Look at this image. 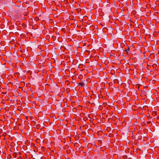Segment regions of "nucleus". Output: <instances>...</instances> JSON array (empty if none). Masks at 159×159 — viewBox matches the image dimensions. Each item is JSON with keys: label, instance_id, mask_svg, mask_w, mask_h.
Segmentation results:
<instances>
[{"label": "nucleus", "instance_id": "1", "mask_svg": "<svg viewBox=\"0 0 159 159\" xmlns=\"http://www.w3.org/2000/svg\"><path fill=\"white\" fill-rule=\"evenodd\" d=\"M80 87H82L84 85V84L83 82L79 83L78 84Z\"/></svg>", "mask_w": 159, "mask_h": 159}, {"label": "nucleus", "instance_id": "2", "mask_svg": "<svg viewBox=\"0 0 159 159\" xmlns=\"http://www.w3.org/2000/svg\"><path fill=\"white\" fill-rule=\"evenodd\" d=\"M17 155H18V154L17 153L14 152L12 154V156L14 158H16L17 157Z\"/></svg>", "mask_w": 159, "mask_h": 159}, {"label": "nucleus", "instance_id": "3", "mask_svg": "<svg viewBox=\"0 0 159 159\" xmlns=\"http://www.w3.org/2000/svg\"><path fill=\"white\" fill-rule=\"evenodd\" d=\"M119 81L117 79H115L113 80V82L114 83H118Z\"/></svg>", "mask_w": 159, "mask_h": 159}, {"label": "nucleus", "instance_id": "4", "mask_svg": "<svg viewBox=\"0 0 159 159\" xmlns=\"http://www.w3.org/2000/svg\"><path fill=\"white\" fill-rule=\"evenodd\" d=\"M40 125L38 124L36 125V127L37 129H39L40 127Z\"/></svg>", "mask_w": 159, "mask_h": 159}, {"label": "nucleus", "instance_id": "5", "mask_svg": "<svg viewBox=\"0 0 159 159\" xmlns=\"http://www.w3.org/2000/svg\"><path fill=\"white\" fill-rule=\"evenodd\" d=\"M130 50V48H129V47H128V49H127V50L128 51H129Z\"/></svg>", "mask_w": 159, "mask_h": 159}, {"label": "nucleus", "instance_id": "6", "mask_svg": "<svg viewBox=\"0 0 159 159\" xmlns=\"http://www.w3.org/2000/svg\"><path fill=\"white\" fill-rule=\"evenodd\" d=\"M151 123V122H150V121H149V122H147V124H149V123Z\"/></svg>", "mask_w": 159, "mask_h": 159}, {"label": "nucleus", "instance_id": "7", "mask_svg": "<svg viewBox=\"0 0 159 159\" xmlns=\"http://www.w3.org/2000/svg\"><path fill=\"white\" fill-rule=\"evenodd\" d=\"M42 148L43 149V150H44L45 149V148L44 147H42Z\"/></svg>", "mask_w": 159, "mask_h": 159}, {"label": "nucleus", "instance_id": "8", "mask_svg": "<svg viewBox=\"0 0 159 159\" xmlns=\"http://www.w3.org/2000/svg\"><path fill=\"white\" fill-rule=\"evenodd\" d=\"M103 104L104 105H107V103H103Z\"/></svg>", "mask_w": 159, "mask_h": 159}, {"label": "nucleus", "instance_id": "9", "mask_svg": "<svg viewBox=\"0 0 159 159\" xmlns=\"http://www.w3.org/2000/svg\"><path fill=\"white\" fill-rule=\"evenodd\" d=\"M124 51H125V52H127V49H125L124 50Z\"/></svg>", "mask_w": 159, "mask_h": 159}, {"label": "nucleus", "instance_id": "10", "mask_svg": "<svg viewBox=\"0 0 159 159\" xmlns=\"http://www.w3.org/2000/svg\"><path fill=\"white\" fill-rule=\"evenodd\" d=\"M88 53H89V52H90V51H86Z\"/></svg>", "mask_w": 159, "mask_h": 159}, {"label": "nucleus", "instance_id": "11", "mask_svg": "<svg viewBox=\"0 0 159 159\" xmlns=\"http://www.w3.org/2000/svg\"><path fill=\"white\" fill-rule=\"evenodd\" d=\"M128 159H132V158L129 157V158Z\"/></svg>", "mask_w": 159, "mask_h": 159}, {"label": "nucleus", "instance_id": "12", "mask_svg": "<svg viewBox=\"0 0 159 159\" xmlns=\"http://www.w3.org/2000/svg\"><path fill=\"white\" fill-rule=\"evenodd\" d=\"M126 54H127V55L128 54V51H127V52H126Z\"/></svg>", "mask_w": 159, "mask_h": 159}, {"label": "nucleus", "instance_id": "13", "mask_svg": "<svg viewBox=\"0 0 159 159\" xmlns=\"http://www.w3.org/2000/svg\"><path fill=\"white\" fill-rule=\"evenodd\" d=\"M25 27V26L24 25V27Z\"/></svg>", "mask_w": 159, "mask_h": 159}, {"label": "nucleus", "instance_id": "14", "mask_svg": "<svg viewBox=\"0 0 159 159\" xmlns=\"http://www.w3.org/2000/svg\"><path fill=\"white\" fill-rule=\"evenodd\" d=\"M25 27V26L24 25V27Z\"/></svg>", "mask_w": 159, "mask_h": 159}]
</instances>
